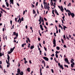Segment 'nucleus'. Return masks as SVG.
<instances>
[{
  "mask_svg": "<svg viewBox=\"0 0 75 75\" xmlns=\"http://www.w3.org/2000/svg\"><path fill=\"white\" fill-rule=\"evenodd\" d=\"M58 65H59V67H60V66H61V64H60L59 63H58Z\"/></svg>",
  "mask_w": 75,
  "mask_h": 75,
  "instance_id": "nucleus-53",
  "label": "nucleus"
},
{
  "mask_svg": "<svg viewBox=\"0 0 75 75\" xmlns=\"http://www.w3.org/2000/svg\"><path fill=\"white\" fill-rule=\"evenodd\" d=\"M55 56H56V58H58V54H55Z\"/></svg>",
  "mask_w": 75,
  "mask_h": 75,
  "instance_id": "nucleus-37",
  "label": "nucleus"
},
{
  "mask_svg": "<svg viewBox=\"0 0 75 75\" xmlns=\"http://www.w3.org/2000/svg\"><path fill=\"white\" fill-rule=\"evenodd\" d=\"M10 64H8L7 65V68H8V67H9V66H10Z\"/></svg>",
  "mask_w": 75,
  "mask_h": 75,
  "instance_id": "nucleus-44",
  "label": "nucleus"
},
{
  "mask_svg": "<svg viewBox=\"0 0 75 75\" xmlns=\"http://www.w3.org/2000/svg\"><path fill=\"white\" fill-rule=\"evenodd\" d=\"M32 7H34H34H34V5L33 4H32Z\"/></svg>",
  "mask_w": 75,
  "mask_h": 75,
  "instance_id": "nucleus-50",
  "label": "nucleus"
},
{
  "mask_svg": "<svg viewBox=\"0 0 75 75\" xmlns=\"http://www.w3.org/2000/svg\"><path fill=\"white\" fill-rule=\"evenodd\" d=\"M40 29L42 28V25H41V24L40 25Z\"/></svg>",
  "mask_w": 75,
  "mask_h": 75,
  "instance_id": "nucleus-32",
  "label": "nucleus"
},
{
  "mask_svg": "<svg viewBox=\"0 0 75 75\" xmlns=\"http://www.w3.org/2000/svg\"><path fill=\"white\" fill-rule=\"evenodd\" d=\"M58 7L60 9L61 11L63 12L64 11V8H63V7H62V6H61V7H60V6H58Z\"/></svg>",
  "mask_w": 75,
  "mask_h": 75,
  "instance_id": "nucleus-4",
  "label": "nucleus"
},
{
  "mask_svg": "<svg viewBox=\"0 0 75 75\" xmlns=\"http://www.w3.org/2000/svg\"><path fill=\"white\" fill-rule=\"evenodd\" d=\"M71 67L72 68H73V67H74V65L73 64H71Z\"/></svg>",
  "mask_w": 75,
  "mask_h": 75,
  "instance_id": "nucleus-35",
  "label": "nucleus"
},
{
  "mask_svg": "<svg viewBox=\"0 0 75 75\" xmlns=\"http://www.w3.org/2000/svg\"><path fill=\"white\" fill-rule=\"evenodd\" d=\"M66 12H69V13H71V12H70V11H69L68 9L67 10V11H66Z\"/></svg>",
  "mask_w": 75,
  "mask_h": 75,
  "instance_id": "nucleus-25",
  "label": "nucleus"
},
{
  "mask_svg": "<svg viewBox=\"0 0 75 75\" xmlns=\"http://www.w3.org/2000/svg\"><path fill=\"white\" fill-rule=\"evenodd\" d=\"M19 74L20 75H23V72L21 71V72L19 73Z\"/></svg>",
  "mask_w": 75,
  "mask_h": 75,
  "instance_id": "nucleus-19",
  "label": "nucleus"
},
{
  "mask_svg": "<svg viewBox=\"0 0 75 75\" xmlns=\"http://www.w3.org/2000/svg\"><path fill=\"white\" fill-rule=\"evenodd\" d=\"M59 28H61V27H62L61 26V25H59Z\"/></svg>",
  "mask_w": 75,
  "mask_h": 75,
  "instance_id": "nucleus-48",
  "label": "nucleus"
},
{
  "mask_svg": "<svg viewBox=\"0 0 75 75\" xmlns=\"http://www.w3.org/2000/svg\"><path fill=\"white\" fill-rule=\"evenodd\" d=\"M51 56H52V57H54V54H52V55H51Z\"/></svg>",
  "mask_w": 75,
  "mask_h": 75,
  "instance_id": "nucleus-64",
  "label": "nucleus"
},
{
  "mask_svg": "<svg viewBox=\"0 0 75 75\" xmlns=\"http://www.w3.org/2000/svg\"><path fill=\"white\" fill-rule=\"evenodd\" d=\"M46 25H48V23L47 22L46 23Z\"/></svg>",
  "mask_w": 75,
  "mask_h": 75,
  "instance_id": "nucleus-62",
  "label": "nucleus"
},
{
  "mask_svg": "<svg viewBox=\"0 0 75 75\" xmlns=\"http://www.w3.org/2000/svg\"><path fill=\"white\" fill-rule=\"evenodd\" d=\"M42 64H45V62H44V61L42 60Z\"/></svg>",
  "mask_w": 75,
  "mask_h": 75,
  "instance_id": "nucleus-30",
  "label": "nucleus"
},
{
  "mask_svg": "<svg viewBox=\"0 0 75 75\" xmlns=\"http://www.w3.org/2000/svg\"><path fill=\"white\" fill-rule=\"evenodd\" d=\"M30 68H28L27 69V71H28V72H30Z\"/></svg>",
  "mask_w": 75,
  "mask_h": 75,
  "instance_id": "nucleus-14",
  "label": "nucleus"
},
{
  "mask_svg": "<svg viewBox=\"0 0 75 75\" xmlns=\"http://www.w3.org/2000/svg\"><path fill=\"white\" fill-rule=\"evenodd\" d=\"M30 48L31 50H33V49L34 48V45L30 46Z\"/></svg>",
  "mask_w": 75,
  "mask_h": 75,
  "instance_id": "nucleus-15",
  "label": "nucleus"
},
{
  "mask_svg": "<svg viewBox=\"0 0 75 75\" xmlns=\"http://www.w3.org/2000/svg\"><path fill=\"white\" fill-rule=\"evenodd\" d=\"M37 13L35 14L34 16V18H35V17H36V16H37Z\"/></svg>",
  "mask_w": 75,
  "mask_h": 75,
  "instance_id": "nucleus-36",
  "label": "nucleus"
},
{
  "mask_svg": "<svg viewBox=\"0 0 75 75\" xmlns=\"http://www.w3.org/2000/svg\"><path fill=\"white\" fill-rule=\"evenodd\" d=\"M44 27L45 28H46V29H47V27H46V26H45V25H44Z\"/></svg>",
  "mask_w": 75,
  "mask_h": 75,
  "instance_id": "nucleus-55",
  "label": "nucleus"
},
{
  "mask_svg": "<svg viewBox=\"0 0 75 75\" xmlns=\"http://www.w3.org/2000/svg\"><path fill=\"white\" fill-rule=\"evenodd\" d=\"M38 2H37L36 3V6H38Z\"/></svg>",
  "mask_w": 75,
  "mask_h": 75,
  "instance_id": "nucleus-58",
  "label": "nucleus"
},
{
  "mask_svg": "<svg viewBox=\"0 0 75 75\" xmlns=\"http://www.w3.org/2000/svg\"><path fill=\"white\" fill-rule=\"evenodd\" d=\"M51 2L50 3H51V6H54V8H55V6L54 5H53V2H52V0H51Z\"/></svg>",
  "mask_w": 75,
  "mask_h": 75,
  "instance_id": "nucleus-7",
  "label": "nucleus"
},
{
  "mask_svg": "<svg viewBox=\"0 0 75 75\" xmlns=\"http://www.w3.org/2000/svg\"><path fill=\"white\" fill-rule=\"evenodd\" d=\"M63 28H67V27H66L65 26H63Z\"/></svg>",
  "mask_w": 75,
  "mask_h": 75,
  "instance_id": "nucleus-41",
  "label": "nucleus"
},
{
  "mask_svg": "<svg viewBox=\"0 0 75 75\" xmlns=\"http://www.w3.org/2000/svg\"><path fill=\"white\" fill-rule=\"evenodd\" d=\"M64 60L65 62H67V63H68V64H70V63L69 62L68 59L67 58H65Z\"/></svg>",
  "mask_w": 75,
  "mask_h": 75,
  "instance_id": "nucleus-5",
  "label": "nucleus"
},
{
  "mask_svg": "<svg viewBox=\"0 0 75 75\" xmlns=\"http://www.w3.org/2000/svg\"><path fill=\"white\" fill-rule=\"evenodd\" d=\"M44 55L45 56H46L47 55V54H46V53H45V52L44 53Z\"/></svg>",
  "mask_w": 75,
  "mask_h": 75,
  "instance_id": "nucleus-63",
  "label": "nucleus"
},
{
  "mask_svg": "<svg viewBox=\"0 0 75 75\" xmlns=\"http://www.w3.org/2000/svg\"><path fill=\"white\" fill-rule=\"evenodd\" d=\"M71 4V3H69V4L68 5V6H70Z\"/></svg>",
  "mask_w": 75,
  "mask_h": 75,
  "instance_id": "nucleus-38",
  "label": "nucleus"
},
{
  "mask_svg": "<svg viewBox=\"0 0 75 75\" xmlns=\"http://www.w3.org/2000/svg\"><path fill=\"white\" fill-rule=\"evenodd\" d=\"M54 10H53L52 11V13L53 14H54V16H53L54 17L55 16V14H54Z\"/></svg>",
  "mask_w": 75,
  "mask_h": 75,
  "instance_id": "nucleus-23",
  "label": "nucleus"
},
{
  "mask_svg": "<svg viewBox=\"0 0 75 75\" xmlns=\"http://www.w3.org/2000/svg\"><path fill=\"white\" fill-rule=\"evenodd\" d=\"M30 29L32 30V32L33 33V28H32V27H31V26H30Z\"/></svg>",
  "mask_w": 75,
  "mask_h": 75,
  "instance_id": "nucleus-26",
  "label": "nucleus"
},
{
  "mask_svg": "<svg viewBox=\"0 0 75 75\" xmlns=\"http://www.w3.org/2000/svg\"><path fill=\"white\" fill-rule=\"evenodd\" d=\"M27 62H27V61H26V60H25V62H24V63L25 64H26V63H27Z\"/></svg>",
  "mask_w": 75,
  "mask_h": 75,
  "instance_id": "nucleus-40",
  "label": "nucleus"
},
{
  "mask_svg": "<svg viewBox=\"0 0 75 75\" xmlns=\"http://www.w3.org/2000/svg\"><path fill=\"white\" fill-rule=\"evenodd\" d=\"M46 7H45V9H47H47L49 11V10H50V7L47 5H46Z\"/></svg>",
  "mask_w": 75,
  "mask_h": 75,
  "instance_id": "nucleus-6",
  "label": "nucleus"
},
{
  "mask_svg": "<svg viewBox=\"0 0 75 75\" xmlns=\"http://www.w3.org/2000/svg\"><path fill=\"white\" fill-rule=\"evenodd\" d=\"M4 72L5 73V74H6V71L5 70V69H4Z\"/></svg>",
  "mask_w": 75,
  "mask_h": 75,
  "instance_id": "nucleus-52",
  "label": "nucleus"
},
{
  "mask_svg": "<svg viewBox=\"0 0 75 75\" xmlns=\"http://www.w3.org/2000/svg\"><path fill=\"white\" fill-rule=\"evenodd\" d=\"M13 0H10L9 1L10 2V4H14V3H13Z\"/></svg>",
  "mask_w": 75,
  "mask_h": 75,
  "instance_id": "nucleus-11",
  "label": "nucleus"
},
{
  "mask_svg": "<svg viewBox=\"0 0 75 75\" xmlns=\"http://www.w3.org/2000/svg\"><path fill=\"white\" fill-rule=\"evenodd\" d=\"M38 41H40V38H38Z\"/></svg>",
  "mask_w": 75,
  "mask_h": 75,
  "instance_id": "nucleus-47",
  "label": "nucleus"
},
{
  "mask_svg": "<svg viewBox=\"0 0 75 75\" xmlns=\"http://www.w3.org/2000/svg\"><path fill=\"white\" fill-rule=\"evenodd\" d=\"M6 4L7 6V7H8L9 4H8V3L7 2H6Z\"/></svg>",
  "mask_w": 75,
  "mask_h": 75,
  "instance_id": "nucleus-20",
  "label": "nucleus"
},
{
  "mask_svg": "<svg viewBox=\"0 0 75 75\" xmlns=\"http://www.w3.org/2000/svg\"><path fill=\"white\" fill-rule=\"evenodd\" d=\"M60 68H61L62 69H64V68L62 67V65H61L59 66Z\"/></svg>",
  "mask_w": 75,
  "mask_h": 75,
  "instance_id": "nucleus-22",
  "label": "nucleus"
},
{
  "mask_svg": "<svg viewBox=\"0 0 75 75\" xmlns=\"http://www.w3.org/2000/svg\"><path fill=\"white\" fill-rule=\"evenodd\" d=\"M70 15L71 16L72 18H74V16H75V15L74 14V13H71V12H70Z\"/></svg>",
  "mask_w": 75,
  "mask_h": 75,
  "instance_id": "nucleus-10",
  "label": "nucleus"
},
{
  "mask_svg": "<svg viewBox=\"0 0 75 75\" xmlns=\"http://www.w3.org/2000/svg\"><path fill=\"white\" fill-rule=\"evenodd\" d=\"M61 41H62V42L63 44H64V40H63V39H62Z\"/></svg>",
  "mask_w": 75,
  "mask_h": 75,
  "instance_id": "nucleus-33",
  "label": "nucleus"
},
{
  "mask_svg": "<svg viewBox=\"0 0 75 75\" xmlns=\"http://www.w3.org/2000/svg\"><path fill=\"white\" fill-rule=\"evenodd\" d=\"M63 39H64V38H65V35H63Z\"/></svg>",
  "mask_w": 75,
  "mask_h": 75,
  "instance_id": "nucleus-46",
  "label": "nucleus"
},
{
  "mask_svg": "<svg viewBox=\"0 0 75 75\" xmlns=\"http://www.w3.org/2000/svg\"><path fill=\"white\" fill-rule=\"evenodd\" d=\"M17 73L16 74V75H19L21 71L20 69L19 68H18L17 69Z\"/></svg>",
  "mask_w": 75,
  "mask_h": 75,
  "instance_id": "nucleus-3",
  "label": "nucleus"
},
{
  "mask_svg": "<svg viewBox=\"0 0 75 75\" xmlns=\"http://www.w3.org/2000/svg\"><path fill=\"white\" fill-rule=\"evenodd\" d=\"M28 47L29 48H30V43H28Z\"/></svg>",
  "mask_w": 75,
  "mask_h": 75,
  "instance_id": "nucleus-29",
  "label": "nucleus"
},
{
  "mask_svg": "<svg viewBox=\"0 0 75 75\" xmlns=\"http://www.w3.org/2000/svg\"><path fill=\"white\" fill-rule=\"evenodd\" d=\"M64 48H66V47H67V46H66L65 45H64Z\"/></svg>",
  "mask_w": 75,
  "mask_h": 75,
  "instance_id": "nucleus-59",
  "label": "nucleus"
},
{
  "mask_svg": "<svg viewBox=\"0 0 75 75\" xmlns=\"http://www.w3.org/2000/svg\"><path fill=\"white\" fill-rule=\"evenodd\" d=\"M51 71L52 73H54V70H53V69H51Z\"/></svg>",
  "mask_w": 75,
  "mask_h": 75,
  "instance_id": "nucleus-56",
  "label": "nucleus"
},
{
  "mask_svg": "<svg viewBox=\"0 0 75 75\" xmlns=\"http://www.w3.org/2000/svg\"><path fill=\"white\" fill-rule=\"evenodd\" d=\"M15 48V47H13V48L11 49V50H10L11 51L8 52V54H11V52H13V51H14V50Z\"/></svg>",
  "mask_w": 75,
  "mask_h": 75,
  "instance_id": "nucleus-1",
  "label": "nucleus"
},
{
  "mask_svg": "<svg viewBox=\"0 0 75 75\" xmlns=\"http://www.w3.org/2000/svg\"><path fill=\"white\" fill-rule=\"evenodd\" d=\"M16 33L15 32H14L13 33L12 35H16Z\"/></svg>",
  "mask_w": 75,
  "mask_h": 75,
  "instance_id": "nucleus-16",
  "label": "nucleus"
},
{
  "mask_svg": "<svg viewBox=\"0 0 75 75\" xmlns=\"http://www.w3.org/2000/svg\"><path fill=\"white\" fill-rule=\"evenodd\" d=\"M1 10H2V11H4V12L5 13H6V11H4V10H3V9H2V8H0Z\"/></svg>",
  "mask_w": 75,
  "mask_h": 75,
  "instance_id": "nucleus-18",
  "label": "nucleus"
},
{
  "mask_svg": "<svg viewBox=\"0 0 75 75\" xmlns=\"http://www.w3.org/2000/svg\"><path fill=\"white\" fill-rule=\"evenodd\" d=\"M21 47H24V45H23V44L22 45Z\"/></svg>",
  "mask_w": 75,
  "mask_h": 75,
  "instance_id": "nucleus-54",
  "label": "nucleus"
},
{
  "mask_svg": "<svg viewBox=\"0 0 75 75\" xmlns=\"http://www.w3.org/2000/svg\"><path fill=\"white\" fill-rule=\"evenodd\" d=\"M56 48L57 49V50H59V49H60V48H59V47L57 46L56 47Z\"/></svg>",
  "mask_w": 75,
  "mask_h": 75,
  "instance_id": "nucleus-24",
  "label": "nucleus"
},
{
  "mask_svg": "<svg viewBox=\"0 0 75 75\" xmlns=\"http://www.w3.org/2000/svg\"><path fill=\"white\" fill-rule=\"evenodd\" d=\"M53 44H56V40L54 39L53 40Z\"/></svg>",
  "mask_w": 75,
  "mask_h": 75,
  "instance_id": "nucleus-12",
  "label": "nucleus"
},
{
  "mask_svg": "<svg viewBox=\"0 0 75 75\" xmlns=\"http://www.w3.org/2000/svg\"><path fill=\"white\" fill-rule=\"evenodd\" d=\"M27 39L28 41L29 42H30L31 41H30V39H29V38H27Z\"/></svg>",
  "mask_w": 75,
  "mask_h": 75,
  "instance_id": "nucleus-21",
  "label": "nucleus"
},
{
  "mask_svg": "<svg viewBox=\"0 0 75 75\" xmlns=\"http://www.w3.org/2000/svg\"><path fill=\"white\" fill-rule=\"evenodd\" d=\"M43 59H45V61H48V60H49V59H48V58L47 57H44Z\"/></svg>",
  "mask_w": 75,
  "mask_h": 75,
  "instance_id": "nucleus-8",
  "label": "nucleus"
},
{
  "mask_svg": "<svg viewBox=\"0 0 75 75\" xmlns=\"http://www.w3.org/2000/svg\"><path fill=\"white\" fill-rule=\"evenodd\" d=\"M20 18H19V19L18 21V23L19 22V21H20Z\"/></svg>",
  "mask_w": 75,
  "mask_h": 75,
  "instance_id": "nucleus-43",
  "label": "nucleus"
},
{
  "mask_svg": "<svg viewBox=\"0 0 75 75\" xmlns=\"http://www.w3.org/2000/svg\"><path fill=\"white\" fill-rule=\"evenodd\" d=\"M44 20L45 21H47V19H46V18H44Z\"/></svg>",
  "mask_w": 75,
  "mask_h": 75,
  "instance_id": "nucleus-57",
  "label": "nucleus"
},
{
  "mask_svg": "<svg viewBox=\"0 0 75 75\" xmlns=\"http://www.w3.org/2000/svg\"><path fill=\"white\" fill-rule=\"evenodd\" d=\"M64 67H67V68H68V66L67 65H66L65 64L64 65Z\"/></svg>",
  "mask_w": 75,
  "mask_h": 75,
  "instance_id": "nucleus-27",
  "label": "nucleus"
},
{
  "mask_svg": "<svg viewBox=\"0 0 75 75\" xmlns=\"http://www.w3.org/2000/svg\"><path fill=\"white\" fill-rule=\"evenodd\" d=\"M55 13H56L57 15H59V14L58 13V12H57V10H55Z\"/></svg>",
  "mask_w": 75,
  "mask_h": 75,
  "instance_id": "nucleus-17",
  "label": "nucleus"
},
{
  "mask_svg": "<svg viewBox=\"0 0 75 75\" xmlns=\"http://www.w3.org/2000/svg\"><path fill=\"white\" fill-rule=\"evenodd\" d=\"M44 48L45 49V51H47V48H45V47H44Z\"/></svg>",
  "mask_w": 75,
  "mask_h": 75,
  "instance_id": "nucleus-39",
  "label": "nucleus"
},
{
  "mask_svg": "<svg viewBox=\"0 0 75 75\" xmlns=\"http://www.w3.org/2000/svg\"><path fill=\"white\" fill-rule=\"evenodd\" d=\"M54 36H55V37H56V36H57V35H56V33H54Z\"/></svg>",
  "mask_w": 75,
  "mask_h": 75,
  "instance_id": "nucleus-42",
  "label": "nucleus"
},
{
  "mask_svg": "<svg viewBox=\"0 0 75 75\" xmlns=\"http://www.w3.org/2000/svg\"><path fill=\"white\" fill-rule=\"evenodd\" d=\"M2 56V53H0V57H1Z\"/></svg>",
  "mask_w": 75,
  "mask_h": 75,
  "instance_id": "nucleus-45",
  "label": "nucleus"
},
{
  "mask_svg": "<svg viewBox=\"0 0 75 75\" xmlns=\"http://www.w3.org/2000/svg\"><path fill=\"white\" fill-rule=\"evenodd\" d=\"M56 54H59V52L57 51H56L55 52Z\"/></svg>",
  "mask_w": 75,
  "mask_h": 75,
  "instance_id": "nucleus-34",
  "label": "nucleus"
},
{
  "mask_svg": "<svg viewBox=\"0 0 75 75\" xmlns=\"http://www.w3.org/2000/svg\"><path fill=\"white\" fill-rule=\"evenodd\" d=\"M33 14H35V11L34 9L33 10Z\"/></svg>",
  "mask_w": 75,
  "mask_h": 75,
  "instance_id": "nucleus-28",
  "label": "nucleus"
},
{
  "mask_svg": "<svg viewBox=\"0 0 75 75\" xmlns=\"http://www.w3.org/2000/svg\"><path fill=\"white\" fill-rule=\"evenodd\" d=\"M21 20L23 21H24V18H23V17H22V18L21 19Z\"/></svg>",
  "mask_w": 75,
  "mask_h": 75,
  "instance_id": "nucleus-31",
  "label": "nucleus"
},
{
  "mask_svg": "<svg viewBox=\"0 0 75 75\" xmlns=\"http://www.w3.org/2000/svg\"><path fill=\"white\" fill-rule=\"evenodd\" d=\"M43 4H44V7H45V6L47 4V3L45 2V0H44V1H43Z\"/></svg>",
  "mask_w": 75,
  "mask_h": 75,
  "instance_id": "nucleus-13",
  "label": "nucleus"
},
{
  "mask_svg": "<svg viewBox=\"0 0 75 75\" xmlns=\"http://www.w3.org/2000/svg\"><path fill=\"white\" fill-rule=\"evenodd\" d=\"M69 38H71V35H69Z\"/></svg>",
  "mask_w": 75,
  "mask_h": 75,
  "instance_id": "nucleus-61",
  "label": "nucleus"
},
{
  "mask_svg": "<svg viewBox=\"0 0 75 75\" xmlns=\"http://www.w3.org/2000/svg\"><path fill=\"white\" fill-rule=\"evenodd\" d=\"M17 18H15V21H16V22H17Z\"/></svg>",
  "mask_w": 75,
  "mask_h": 75,
  "instance_id": "nucleus-49",
  "label": "nucleus"
},
{
  "mask_svg": "<svg viewBox=\"0 0 75 75\" xmlns=\"http://www.w3.org/2000/svg\"><path fill=\"white\" fill-rule=\"evenodd\" d=\"M1 16H2V14H1V13H0V17H1Z\"/></svg>",
  "mask_w": 75,
  "mask_h": 75,
  "instance_id": "nucleus-51",
  "label": "nucleus"
},
{
  "mask_svg": "<svg viewBox=\"0 0 75 75\" xmlns=\"http://www.w3.org/2000/svg\"><path fill=\"white\" fill-rule=\"evenodd\" d=\"M18 33H17L16 35V37H15L14 38V40H16V39H17V38L18 37Z\"/></svg>",
  "mask_w": 75,
  "mask_h": 75,
  "instance_id": "nucleus-9",
  "label": "nucleus"
},
{
  "mask_svg": "<svg viewBox=\"0 0 75 75\" xmlns=\"http://www.w3.org/2000/svg\"><path fill=\"white\" fill-rule=\"evenodd\" d=\"M8 57H7V59H8V62H7V60H6V62L7 64H8V65H9L10 64V63H8L9 62V61L10 60V57L9 56V55H7Z\"/></svg>",
  "mask_w": 75,
  "mask_h": 75,
  "instance_id": "nucleus-2",
  "label": "nucleus"
},
{
  "mask_svg": "<svg viewBox=\"0 0 75 75\" xmlns=\"http://www.w3.org/2000/svg\"><path fill=\"white\" fill-rule=\"evenodd\" d=\"M42 22H44V20H43V19H42H42L41 20Z\"/></svg>",
  "mask_w": 75,
  "mask_h": 75,
  "instance_id": "nucleus-60",
  "label": "nucleus"
}]
</instances>
